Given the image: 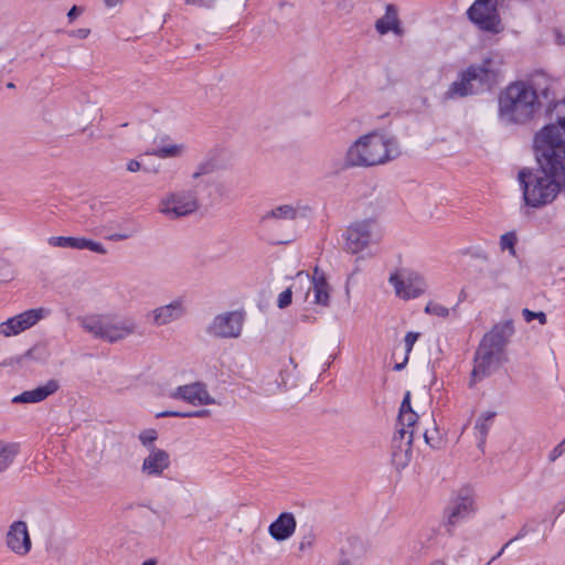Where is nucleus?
I'll return each instance as SVG.
<instances>
[{
    "label": "nucleus",
    "mask_w": 565,
    "mask_h": 565,
    "mask_svg": "<svg viewBox=\"0 0 565 565\" xmlns=\"http://www.w3.org/2000/svg\"><path fill=\"white\" fill-rule=\"evenodd\" d=\"M184 143H167L153 149L150 153L160 159L179 158L185 153Z\"/></svg>",
    "instance_id": "a878e982"
},
{
    "label": "nucleus",
    "mask_w": 565,
    "mask_h": 565,
    "mask_svg": "<svg viewBox=\"0 0 565 565\" xmlns=\"http://www.w3.org/2000/svg\"><path fill=\"white\" fill-rule=\"evenodd\" d=\"M6 543L18 555H26L31 550L29 532H7Z\"/></svg>",
    "instance_id": "5701e85b"
},
{
    "label": "nucleus",
    "mask_w": 565,
    "mask_h": 565,
    "mask_svg": "<svg viewBox=\"0 0 565 565\" xmlns=\"http://www.w3.org/2000/svg\"><path fill=\"white\" fill-rule=\"evenodd\" d=\"M170 397L181 399L192 406H209L216 404V399L210 394L206 385L201 382L181 385L171 392Z\"/></svg>",
    "instance_id": "dca6fc26"
},
{
    "label": "nucleus",
    "mask_w": 565,
    "mask_h": 565,
    "mask_svg": "<svg viewBox=\"0 0 565 565\" xmlns=\"http://www.w3.org/2000/svg\"><path fill=\"white\" fill-rule=\"evenodd\" d=\"M158 438L159 434L153 428L143 429L138 434V440L142 445V447L147 449V451L151 449H159V447L154 445Z\"/></svg>",
    "instance_id": "2f4dec72"
},
{
    "label": "nucleus",
    "mask_w": 565,
    "mask_h": 565,
    "mask_svg": "<svg viewBox=\"0 0 565 565\" xmlns=\"http://www.w3.org/2000/svg\"><path fill=\"white\" fill-rule=\"evenodd\" d=\"M516 235L514 232H508L500 236V248L501 250H508L511 256H515V244H516Z\"/></svg>",
    "instance_id": "473e14b6"
},
{
    "label": "nucleus",
    "mask_w": 565,
    "mask_h": 565,
    "mask_svg": "<svg viewBox=\"0 0 565 565\" xmlns=\"http://www.w3.org/2000/svg\"><path fill=\"white\" fill-rule=\"evenodd\" d=\"M313 541L312 535H307L303 537V541L300 543V550H305L308 546H311Z\"/></svg>",
    "instance_id": "5fc2aeb1"
},
{
    "label": "nucleus",
    "mask_w": 565,
    "mask_h": 565,
    "mask_svg": "<svg viewBox=\"0 0 565 565\" xmlns=\"http://www.w3.org/2000/svg\"><path fill=\"white\" fill-rule=\"evenodd\" d=\"M399 154V145L394 136L373 130L360 136L349 146L344 161L348 167L371 168L385 164Z\"/></svg>",
    "instance_id": "7ed1b4c3"
},
{
    "label": "nucleus",
    "mask_w": 565,
    "mask_h": 565,
    "mask_svg": "<svg viewBox=\"0 0 565 565\" xmlns=\"http://www.w3.org/2000/svg\"><path fill=\"white\" fill-rule=\"evenodd\" d=\"M394 438V450L392 455V462L396 469L401 470L408 466L412 459V444L414 439V431L405 428H399Z\"/></svg>",
    "instance_id": "6ab92c4d"
},
{
    "label": "nucleus",
    "mask_w": 565,
    "mask_h": 565,
    "mask_svg": "<svg viewBox=\"0 0 565 565\" xmlns=\"http://www.w3.org/2000/svg\"><path fill=\"white\" fill-rule=\"evenodd\" d=\"M54 526L50 514L42 510L24 512L21 518L10 525V530H28V527Z\"/></svg>",
    "instance_id": "412c9836"
},
{
    "label": "nucleus",
    "mask_w": 565,
    "mask_h": 565,
    "mask_svg": "<svg viewBox=\"0 0 565 565\" xmlns=\"http://www.w3.org/2000/svg\"><path fill=\"white\" fill-rule=\"evenodd\" d=\"M218 168L217 161L214 158H206L201 161L191 174L193 181L199 180L203 175H207L216 171Z\"/></svg>",
    "instance_id": "c85d7f7f"
},
{
    "label": "nucleus",
    "mask_w": 565,
    "mask_h": 565,
    "mask_svg": "<svg viewBox=\"0 0 565 565\" xmlns=\"http://www.w3.org/2000/svg\"><path fill=\"white\" fill-rule=\"evenodd\" d=\"M525 539V535L524 534H519L516 535L515 537L511 539L509 542L505 543V545L502 547L501 552L507 548L508 546L516 543V542H520V541H523Z\"/></svg>",
    "instance_id": "3c124183"
},
{
    "label": "nucleus",
    "mask_w": 565,
    "mask_h": 565,
    "mask_svg": "<svg viewBox=\"0 0 565 565\" xmlns=\"http://www.w3.org/2000/svg\"><path fill=\"white\" fill-rule=\"evenodd\" d=\"M107 7H114L119 3V0H105Z\"/></svg>",
    "instance_id": "6e6d98bb"
},
{
    "label": "nucleus",
    "mask_w": 565,
    "mask_h": 565,
    "mask_svg": "<svg viewBox=\"0 0 565 565\" xmlns=\"http://www.w3.org/2000/svg\"><path fill=\"white\" fill-rule=\"evenodd\" d=\"M564 451H565V439L551 450V452L548 455L550 461H555L557 458H559L564 454Z\"/></svg>",
    "instance_id": "c03bdc74"
},
{
    "label": "nucleus",
    "mask_w": 565,
    "mask_h": 565,
    "mask_svg": "<svg viewBox=\"0 0 565 565\" xmlns=\"http://www.w3.org/2000/svg\"><path fill=\"white\" fill-rule=\"evenodd\" d=\"M522 316L526 322H531L534 319H537L540 324L544 326L547 322V317L543 311L534 312L530 309H523Z\"/></svg>",
    "instance_id": "4c0bfd02"
},
{
    "label": "nucleus",
    "mask_w": 565,
    "mask_h": 565,
    "mask_svg": "<svg viewBox=\"0 0 565 565\" xmlns=\"http://www.w3.org/2000/svg\"><path fill=\"white\" fill-rule=\"evenodd\" d=\"M503 267H499V268H493L489 271V277L493 280V281H499L502 274H503Z\"/></svg>",
    "instance_id": "de8ad7c7"
},
{
    "label": "nucleus",
    "mask_w": 565,
    "mask_h": 565,
    "mask_svg": "<svg viewBox=\"0 0 565 565\" xmlns=\"http://www.w3.org/2000/svg\"><path fill=\"white\" fill-rule=\"evenodd\" d=\"M81 13V9H78L76 6H74L67 13V17L71 21H73L75 18H77Z\"/></svg>",
    "instance_id": "864d4df0"
},
{
    "label": "nucleus",
    "mask_w": 565,
    "mask_h": 565,
    "mask_svg": "<svg viewBox=\"0 0 565 565\" xmlns=\"http://www.w3.org/2000/svg\"><path fill=\"white\" fill-rule=\"evenodd\" d=\"M408 409H412L411 403H409V392L406 393V395L402 402V405H401V411H408Z\"/></svg>",
    "instance_id": "603ef678"
},
{
    "label": "nucleus",
    "mask_w": 565,
    "mask_h": 565,
    "mask_svg": "<svg viewBox=\"0 0 565 565\" xmlns=\"http://www.w3.org/2000/svg\"><path fill=\"white\" fill-rule=\"evenodd\" d=\"M128 237H129L128 234H122V233H115V234H111L108 236V238L110 241H115V242L124 241V239H127Z\"/></svg>",
    "instance_id": "8fccbe9b"
},
{
    "label": "nucleus",
    "mask_w": 565,
    "mask_h": 565,
    "mask_svg": "<svg viewBox=\"0 0 565 565\" xmlns=\"http://www.w3.org/2000/svg\"><path fill=\"white\" fill-rule=\"evenodd\" d=\"M388 281L393 286L395 295L404 300L417 298L427 289L424 277L415 271L394 273L390 276Z\"/></svg>",
    "instance_id": "9d476101"
},
{
    "label": "nucleus",
    "mask_w": 565,
    "mask_h": 565,
    "mask_svg": "<svg viewBox=\"0 0 565 565\" xmlns=\"http://www.w3.org/2000/svg\"><path fill=\"white\" fill-rule=\"evenodd\" d=\"M78 34H79L81 38H86L89 34V30L82 29V30L78 31Z\"/></svg>",
    "instance_id": "4d7b16f0"
},
{
    "label": "nucleus",
    "mask_w": 565,
    "mask_h": 565,
    "mask_svg": "<svg viewBox=\"0 0 565 565\" xmlns=\"http://www.w3.org/2000/svg\"><path fill=\"white\" fill-rule=\"evenodd\" d=\"M403 365H404V363H402V364H396V365H395V369H396V370H401V369L403 367Z\"/></svg>",
    "instance_id": "052dcab7"
},
{
    "label": "nucleus",
    "mask_w": 565,
    "mask_h": 565,
    "mask_svg": "<svg viewBox=\"0 0 565 565\" xmlns=\"http://www.w3.org/2000/svg\"><path fill=\"white\" fill-rule=\"evenodd\" d=\"M276 381L279 386L295 394L307 393L310 390L308 382L302 376L301 372L298 370L297 364L291 358L281 367Z\"/></svg>",
    "instance_id": "a211bd4d"
},
{
    "label": "nucleus",
    "mask_w": 565,
    "mask_h": 565,
    "mask_svg": "<svg viewBox=\"0 0 565 565\" xmlns=\"http://www.w3.org/2000/svg\"><path fill=\"white\" fill-rule=\"evenodd\" d=\"M554 522L557 523V525L559 526H565V497L557 502V504L554 508Z\"/></svg>",
    "instance_id": "58836bf2"
},
{
    "label": "nucleus",
    "mask_w": 565,
    "mask_h": 565,
    "mask_svg": "<svg viewBox=\"0 0 565 565\" xmlns=\"http://www.w3.org/2000/svg\"><path fill=\"white\" fill-rule=\"evenodd\" d=\"M430 565H445V564L443 562L436 561V562L431 563Z\"/></svg>",
    "instance_id": "bf43d9fd"
},
{
    "label": "nucleus",
    "mask_w": 565,
    "mask_h": 565,
    "mask_svg": "<svg viewBox=\"0 0 565 565\" xmlns=\"http://www.w3.org/2000/svg\"><path fill=\"white\" fill-rule=\"evenodd\" d=\"M561 131L565 134V116L558 118V125H546L535 135L537 168L519 172L527 207H545L565 193V140Z\"/></svg>",
    "instance_id": "f257e3e1"
},
{
    "label": "nucleus",
    "mask_w": 565,
    "mask_h": 565,
    "mask_svg": "<svg viewBox=\"0 0 565 565\" xmlns=\"http://www.w3.org/2000/svg\"><path fill=\"white\" fill-rule=\"evenodd\" d=\"M300 525L305 527H317L321 524L318 522L315 515L306 513L300 516Z\"/></svg>",
    "instance_id": "37998d69"
},
{
    "label": "nucleus",
    "mask_w": 565,
    "mask_h": 565,
    "mask_svg": "<svg viewBox=\"0 0 565 565\" xmlns=\"http://www.w3.org/2000/svg\"><path fill=\"white\" fill-rule=\"evenodd\" d=\"M296 525L295 515L290 512H284L269 525L268 530H295Z\"/></svg>",
    "instance_id": "7c9ffc66"
},
{
    "label": "nucleus",
    "mask_w": 565,
    "mask_h": 565,
    "mask_svg": "<svg viewBox=\"0 0 565 565\" xmlns=\"http://www.w3.org/2000/svg\"><path fill=\"white\" fill-rule=\"evenodd\" d=\"M93 111H94V115L98 114V110L96 109V107H93Z\"/></svg>",
    "instance_id": "680f3d73"
},
{
    "label": "nucleus",
    "mask_w": 565,
    "mask_h": 565,
    "mask_svg": "<svg viewBox=\"0 0 565 565\" xmlns=\"http://www.w3.org/2000/svg\"><path fill=\"white\" fill-rule=\"evenodd\" d=\"M475 83H477L472 76L468 75V70L462 73L461 78L457 82H454L451 86L449 87L447 95L449 97H463L470 94H473L477 92L480 86H475Z\"/></svg>",
    "instance_id": "b1692460"
},
{
    "label": "nucleus",
    "mask_w": 565,
    "mask_h": 565,
    "mask_svg": "<svg viewBox=\"0 0 565 565\" xmlns=\"http://www.w3.org/2000/svg\"><path fill=\"white\" fill-rule=\"evenodd\" d=\"M81 328L96 340L119 343L137 333V322L110 312H93L78 318Z\"/></svg>",
    "instance_id": "39448f33"
},
{
    "label": "nucleus",
    "mask_w": 565,
    "mask_h": 565,
    "mask_svg": "<svg viewBox=\"0 0 565 565\" xmlns=\"http://www.w3.org/2000/svg\"><path fill=\"white\" fill-rule=\"evenodd\" d=\"M142 565H157V561L154 558H149L145 561Z\"/></svg>",
    "instance_id": "13d9d810"
},
{
    "label": "nucleus",
    "mask_w": 565,
    "mask_h": 565,
    "mask_svg": "<svg viewBox=\"0 0 565 565\" xmlns=\"http://www.w3.org/2000/svg\"><path fill=\"white\" fill-rule=\"evenodd\" d=\"M186 313V301L179 297L168 303L154 307L147 313V318L153 327L162 328L181 320Z\"/></svg>",
    "instance_id": "ddd939ff"
},
{
    "label": "nucleus",
    "mask_w": 565,
    "mask_h": 565,
    "mask_svg": "<svg viewBox=\"0 0 565 565\" xmlns=\"http://www.w3.org/2000/svg\"><path fill=\"white\" fill-rule=\"evenodd\" d=\"M171 467V456L163 449H151L145 455L140 472L146 478H161Z\"/></svg>",
    "instance_id": "f3484780"
},
{
    "label": "nucleus",
    "mask_w": 565,
    "mask_h": 565,
    "mask_svg": "<svg viewBox=\"0 0 565 565\" xmlns=\"http://www.w3.org/2000/svg\"><path fill=\"white\" fill-rule=\"evenodd\" d=\"M423 437L426 444L433 448H438L441 445L443 439L434 419H429L427 423V426L423 431Z\"/></svg>",
    "instance_id": "c756f323"
},
{
    "label": "nucleus",
    "mask_w": 565,
    "mask_h": 565,
    "mask_svg": "<svg viewBox=\"0 0 565 565\" xmlns=\"http://www.w3.org/2000/svg\"><path fill=\"white\" fill-rule=\"evenodd\" d=\"M296 217V210L291 205H280L268 211L263 216V221L275 220H294Z\"/></svg>",
    "instance_id": "cd10ccee"
},
{
    "label": "nucleus",
    "mask_w": 565,
    "mask_h": 565,
    "mask_svg": "<svg viewBox=\"0 0 565 565\" xmlns=\"http://www.w3.org/2000/svg\"><path fill=\"white\" fill-rule=\"evenodd\" d=\"M556 79L543 71H536L526 79L509 84L499 96V116L505 122L524 124L542 109L553 105L558 118L565 117V98L556 102Z\"/></svg>",
    "instance_id": "f03ea898"
},
{
    "label": "nucleus",
    "mask_w": 565,
    "mask_h": 565,
    "mask_svg": "<svg viewBox=\"0 0 565 565\" xmlns=\"http://www.w3.org/2000/svg\"><path fill=\"white\" fill-rule=\"evenodd\" d=\"M513 332L511 322L495 324L487 332L476 352L475 365L470 374L469 385L490 376L505 362V347Z\"/></svg>",
    "instance_id": "20e7f679"
},
{
    "label": "nucleus",
    "mask_w": 565,
    "mask_h": 565,
    "mask_svg": "<svg viewBox=\"0 0 565 565\" xmlns=\"http://www.w3.org/2000/svg\"><path fill=\"white\" fill-rule=\"evenodd\" d=\"M291 298H292V292H291L290 288L286 289L281 294H279L278 299H277L278 308H280V309L287 308L291 303Z\"/></svg>",
    "instance_id": "a19ab883"
},
{
    "label": "nucleus",
    "mask_w": 565,
    "mask_h": 565,
    "mask_svg": "<svg viewBox=\"0 0 565 565\" xmlns=\"http://www.w3.org/2000/svg\"><path fill=\"white\" fill-rule=\"evenodd\" d=\"M210 413L206 409H199L193 412H174V411H167L159 413L157 417H205Z\"/></svg>",
    "instance_id": "f704fd0d"
},
{
    "label": "nucleus",
    "mask_w": 565,
    "mask_h": 565,
    "mask_svg": "<svg viewBox=\"0 0 565 565\" xmlns=\"http://www.w3.org/2000/svg\"><path fill=\"white\" fill-rule=\"evenodd\" d=\"M417 418L418 416L413 409L399 411L398 422L401 428L413 430L415 433L414 426L417 422Z\"/></svg>",
    "instance_id": "72a5a7b5"
},
{
    "label": "nucleus",
    "mask_w": 565,
    "mask_h": 565,
    "mask_svg": "<svg viewBox=\"0 0 565 565\" xmlns=\"http://www.w3.org/2000/svg\"><path fill=\"white\" fill-rule=\"evenodd\" d=\"M215 0H186L189 4H196L200 7H211Z\"/></svg>",
    "instance_id": "09e8293b"
},
{
    "label": "nucleus",
    "mask_w": 565,
    "mask_h": 565,
    "mask_svg": "<svg viewBox=\"0 0 565 565\" xmlns=\"http://www.w3.org/2000/svg\"><path fill=\"white\" fill-rule=\"evenodd\" d=\"M419 335L420 334L418 332H408L405 335L404 342H405L406 358L404 360V363L407 361V359H408L407 355L412 351L413 345L418 340Z\"/></svg>",
    "instance_id": "79ce46f5"
},
{
    "label": "nucleus",
    "mask_w": 565,
    "mask_h": 565,
    "mask_svg": "<svg viewBox=\"0 0 565 565\" xmlns=\"http://www.w3.org/2000/svg\"><path fill=\"white\" fill-rule=\"evenodd\" d=\"M200 209V200L192 190L169 191L158 202V212L168 220H179L194 214Z\"/></svg>",
    "instance_id": "423d86ee"
},
{
    "label": "nucleus",
    "mask_w": 565,
    "mask_h": 565,
    "mask_svg": "<svg viewBox=\"0 0 565 565\" xmlns=\"http://www.w3.org/2000/svg\"><path fill=\"white\" fill-rule=\"evenodd\" d=\"M73 249H88L98 255H106L108 253L102 243L86 237H74Z\"/></svg>",
    "instance_id": "bb28decb"
},
{
    "label": "nucleus",
    "mask_w": 565,
    "mask_h": 565,
    "mask_svg": "<svg viewBox=\"0 0 565 565\" xmlns=\"http://www.w3.org/2000/svg\"><path fill=\"white\" fill-rule=\"evenodd\" d=\"M269 533L278 542L288 540L290 537V535L292 534V532H269Z\"/></svg>",
    "instance_id": "49530a36"
},
{
    "label": "nucleus",
    "mask_w": 565,
    "mask_h": 565,
    "mask_svg": "<svg viewBox=\"0 0 565 565\" xmlns=\"http://www.w3.org/2000/svg\"><path fill=\"white\" fill-rule=\"evenodd\" d=\"M503 57L498 53H490L479 64L468 68V75L478 83L480 87L495 84L501 75Z\"/></svg>",
    "instance_id": "4468645a"
},
{
    "label": "nucleus",
    "mask_w": 565,
    "mask_h": 565,
    "mask_svg": "<svg viewBox=\"0 0 565 565\" xmlns=\"http://www.w3.org/2000/svg\"><path fill=\"white\" fill-rule=\"evenodd\" d=\"M425 312L440 318H447L450 313L449 308L444 305L429 301L425 307Z\"/></svg>",
    "instance_id": "c9c22d12"
},
{
    "label": "nucleus",
    "mask_w": 565,
    "mask_h": 565,
    "mask_svg": "<svg viewBox=\"0 0 565 565\" xmlns=\"http://www.w3.org/2000/svg\"><path fill=\"white\" fill-rule=\"evenodd\" d=\"M375 30L381 35L388 32H393L397 36H402L404 34V29L398 18V10L394 4H387L385 7L384 15L375 22Z\"/></svg>",
    "instance_id": "4be33fe9"
},
{
    "label": "nucleus",
    "mask_w": 565,
    "mask_h": 565,
    "mask_svg": "<svg viewBox=\"0 0 565 565\" xmlns=\"http://www.w3.org/2000/svg\"><path fill=\"white\" fill-rule=\"evenodd\" d=\"M47 244L52 247L60 248H72L74 244V237L71 236H51L47 238Z\"/></svg>",
    "instance_id": "e433bc0d"
},
{
    "label": "nucleus",
    "mask_w": 565,
    "mask_h": 565,
    "mask_svg": "<svg viewBox=\"0 0 565 565\" xmlns=\"http://www.w3.org/2000/svg\"><path fill=\"white\" fill-rule=\"evenodd\" d=\"M297 278H310L311 286L306 294V298L309 299L312 294V300H310L312 305L322 308L330 306L332 288L324 271L315 267L311 276L308 273L299 271Z\"/></svg>",
    "instance_id": "2eb2a0df"
},
{
    "label": "nucleus",
    "mask_w": 565,
    "mask_h": 565,
    "mask_svg": "<svg viewBox=\"0 0 565 565\" xmlns=\"http://www.w3.org/2000/svg\"><path fill=\"white\" fill-rule=\"evenodd\" d=\"M493 415L492 414H483L481 415L477 423H476V428L480 430L481 435L482 436H486L487 431H488V423L492 419Z\"/></svg>",
    "instance_id": "ea45409f"
},
{
    "label": "nucleus",
    "mask_w": 565,
    "mask_h": 565,
    "mask_svg": "<svg viewBox=\"0 0 565 565\" xmlns=\"http://www.w3.org/2000/svg\"><path fill=\"white\" fill-rule=\"evenodd\" d=\"M475 511V490L469 486H465L456 492L449 507L445 509L444 523L446 526H459Z\"/></svg>",
    "instance_id": "1a4fd4ad"
},
{
    "label": "nucleus",
    "mask_w": 565,
    "mask_h": 565,
    "mask_svg": "<svg viewBox=\"0 0 565 565\" xmlns=\"http://www.w3.org/2000/svg\"><path fill=\"white\" fill-rule=\"evenodd\" d=\"M381 238L376 220L373 217L355 221L350 224L344 233V248L349 253L356 254Z\"/></svg>",
    "instance_id": "0eeeda50"
},
{
    "label": "nucleus",
    "mask_w": 565,
    "mask_h": 565,
    "mask_svg": "<svg viewBox=\"0 0 565 565\" xmlns=\"http://www.w3.org/2000/svg\"><path fill=\"white\" fill-rule=\"evenodd\" d=\"M45 308H34L15 315L0 323V335L11 338L21 334L47 316Z\"/></svg>",
    "instance_id": "f8f14e48"
},
{
    "label": "nucleus",
    "mask_w": 565,
    "mask_h": 565,
    "mask_svg": "<svg viewBox=\"0 0 565 565\" xmlns=\"http://www.w3.org/2000/svg\"><path fill=\"white\" fill-rule=\"evenodd\" d=\"M505 0H476L468 9L467 14L471 22L481 30L499 33L502 31L501 18L498 11L499 6Z\"/></svg>",
    "instance_id": "6e6552de"
},
{
    "label": "nucleus",
    "mask_w": 565,
    "mask_h": 565,
    "mask_svg": "<svg viewBox=\"0 0 565 565\" xmlns=\"http://www.w3.org/2000/svg\"><path fill=\"white\" fill-rule=\"evenodd\" d=\"M142 169V163L137 159H129L126 163V170L130 173H137Z\"/></svg>",
    "instance_id": "a18cd8bd"
},
{
    "label": "nucleus",
    "mask_w": 565,
    "mask_h": 565,
    "mask_svg": "<svg viewBox=\"0 0 565 565\" xmlns=\"http://www.w3.org/2000/svg\"><path fill=\"white\" fill-rule=\"evenodd\" d=\"M58 390V382L50 380L45 384L38 386L33 390L25 391L12 398L14 404H33L40 403L54 394Z\"/></svg>",
    "instance_id": "aec40b11"
},
{
    "label": "nucleus",
    "mask_w": 565,
    "mask_h": 565,
    "mask_svg": "<svg viewBox=\"0 0 565 565\" xmlns=\"http://www.w3.org/2000/svg\"><path fill=\"white\" fill-rule=\"evenodd\" d=\"M19 454V445L0 440V473L4 472Z\"/></svg>",
    "instance_id": "393cba45"
},
{
    "label": "nucleus",
    "mask_w": 565,
    "mask_h": 565,
    "mask_svg": "<svg viewBox=\"0 0 565 565\" xmlns=\"http://www.w3.org/2000/svg\"><path fill=\"white\" fill-rule=\"evenodd\" d=\"M244 320L241 311L222 312L211 321L207 333L218 339H236L242 334Z\"/></svg>",
    "instance_id": "9b49d317"
}]
</instances>
